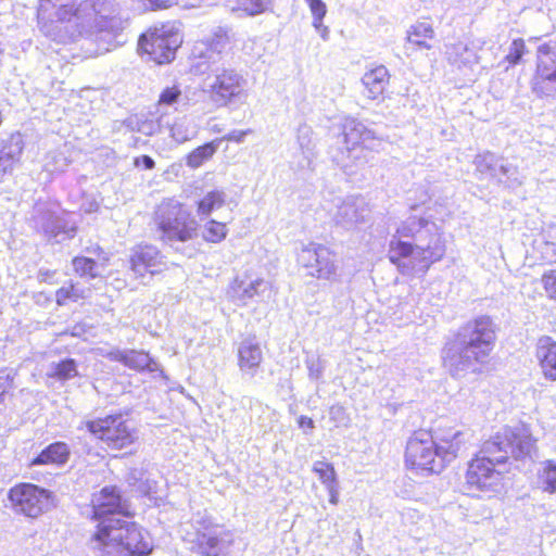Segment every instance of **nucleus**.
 I'll list each match as a JSON object with an SVG mask.
<instances>
[{
    "label": "nucleus",
    "mask_w": 556,
    "mask_h": 556,
    "mask_svg": "<svg viewBox=\"0 0 556 556\" xmlns=\"http://www.w3.org/2000/svg\"><path fill=\"white\" fill-rule=\"evenodd\" d=\"M344 142L349 150H354L374 138L371 131L359 123H351L344 127Z\"/></svg>",
    "instance_id": "30"
},
{
    "label": "nucleus",
    "mask_w": 556,
    "mask_h": 556,
    "mask_svg": "<svg viewBox=\"0 0 556 556\" xmlns=\"http://www.w3.org/2000/svg\"><path fill=\"white\" fill-rule=\"evenodd\" d=\"M114 359L136 371H155L157 369V363L143 351L121 352L114 356Z\"/></svg>",
    "instance_id": "24"
},
{
    "label": "nucleus",
    "mask_w": 556,
    "mask_h": 556,
    "mask_svg": "<svg viewBox=\"0 0 556 556\" xmlns=\"http://www.w3.org/2000/svg\"><path fill=\"white\" fill-rule=\"evenodd\" d=\"M113 10L109 0H83L65 3L55 10V22L68 38L75 40L89 33L113 29Z\"/></svg>",
    "instance_id": "3"
},
{
    "label": "nucleus",
    "mask_w": 556,
    "mask_h": 556,
    "mask_svg": "<svg viewBox=\"0 0 556 556\" xmlns=\"http://www.w3.org/2000/svg\"><path fill=\"white\" fill-rule=\"evenodd\" d=\"M247 132L248 131H244V130L231 131V132L225 135L223 138H219V139H220V141L226 140V141L240 142V141H242V139L244 138Z\"/></svg>",
    "instance_id": "47"
},
{
    "label": "nucleus",
    "mask_w": 556,
    "mask_h": 556,
    "mask_svg": "<svg viewBox=\"0 0 556 556\" xmlns=\"http://www.w3.org/2000/svg\"><path fill=\"white\" fill-rule=\"evenodd\" d=\"M3 114H2V111L0 110V127L2 126V123H3Z\"/></svg>",
    "instance_id": "49"
},
{
    "label": "nucleus",
    "mask_w": 556,
    "mask_h": 556,
    "mask_svg": "<svg viewBox=\"0 0 556 556\" xmlns=\"http://www.w3.org/2000/svg\"><path fill=\"white\" fill-rule=\"evenodd\" d=\"M184 43V35L175 22H162L140 34L137 51L141 58L159 66L170 64Z\"/></svg>",
    "instance_id": "4"
},
{
    "label": "nucleus",
    "mask_w": 556,
    "mask_h": 556,
    "mask_svg": "<svg viewBox=\"0 0 556 556\" xmlns=\"http://www.w3.org/2000/svg\"><path fill=\"white\" fill-rule=\"evenodd\" d=\"M220 527L211 519L199 520L190 533L191 551L199 556H220L224 549Z\"/></svg>",
    "instance_id": "15"
},
{
    "label": "nucleus",
    "mask_w": 556,
    "mask_h": 556,
    "mask_svg": "<svg viewBox=\"0 0 556 556\" xmlns=\"http://www.w3.org/2000/svg\"><path fill=\"white\" fill-rule=\"evenodd\" d=\"M86 252L94 257L85 255L74 256L72 258L73 270L80 278L96 279L101 276L100 269L109 265L110 256L99 244L87 248Z\"/></svg>",
    "instance_id": "19"
},
{
    "label": "nucleus",
    "mask_w": 556,
    "mask_h": 556,
    "mask_svg": "<svg viewBox=\"0 0 556 556\" xmlns=\"http://www.w3.org/2000/svg\"><path fill=\"white\" fill-rule=\"evenodd\" d=\"M404 462L407 468L419 473L433 475L443 470L434 437L429 430L418 429L412 433L406 443Z\"/></svg>",
    "instance_id": "9"
},
{
    "label": "nucleus",
    "mask_w": 556,
    "mask_h": 556,
    "mask_svg": "<svg viewBox=\"0 0 556 556\" xmlns=\"http://www.w3.org/2000/svg\"><path fill=\"white\" fill-rule=\"evenodd\" d=\"M329 492V503L331 505L339 504V485L338 482L326 486Z\"/></svg>",
    "instance_id": "46"
},
{
    "label": "nucleus",
    "mask_w": 556,
    "mask_h": 556,
    "mask_svg": "<svg viewBox=\"0 0 556 556\" xmlns=\"http://www.w3.org/2000/svg\"><path fill=\"white\" fill-rule=\"evenodd\" d=\"M163 255L161 250L149 243L137 244L129 255V268L135 277L142 278L146 275H159L162 269Z\"/></svg>",
    "instance_id": "17"
},
{
    "label": "nucleus",
    "mask_w": 556,
    "mask_h": 556,
    "mask_svg": "<svg viewBox=\"0 0 556 556\" xmlns=\"http://www.w3.org/2000/svg\"><path fill=\"white\" fill-rule=\"evenodd\" d=\"M267 0H240V8L249 15H257L265 12Z\"/></svg>",
    "instance_id": "40"
},
{
    "label": "nucleus",
    "mask_w": 556,
    "mask_h": 556,
    "mask_svg": "<svg viewBox=\"0 0 556 556\" xmlns=\"http://www.w3.org/2000/svg\"><path fill=\"white\" fill-rule=\"evenodd\" d=\"M539 483L542 490L547 493L556 492V460L547 459L543 463L542 469L538 475Z\"/></svg>",
    "instance_id": "32"
},
{
    "label": "nucleus",
    "mask_w": 556,
    "mask_h": 556,
    "mask_svg": "<svg viewBox=\"0 0 556 556\" xmlns=\"http://www.w3.org/2000/svg\"><path fill=\"white\" fill-rule=\"evenodd\" d=\"M406 42L415 50H430L435 42V33L429 22H417L409 27Z\"/></svg>",
    "instance_id": "23"
},
{
    "label": "nucleus",
    "mask_w": 556,
    "mask_h": 556,
    "mask_svg": "<svg viewBox=\"0 0 556 556\" xmlns=\"http://www.w3.org/2000/svg\"><path fill=\"white\" fill-rule=\"evenodd\" d=\"M312 470L318 476V479L325 486L338 482L337 472L331 463L317 460L314 463Z\"/></svg>",
    "instance_id": "35"
},
{
    "label": "nucleus",
    "mask_w": 556,
    "mask_h": 556,
    "mask_svg": "<svg viewBox=\"0 0 556 556\" xmlns=\"http://www.w3.org/2000/svg\"><path fill=\"white\" fill-rule=\"evenodd\" d=\"M14 387V377L9 372L0 374V404L4 402V396Z\"/></svg>",
    "instance_id": "41"
},
{
    "label": "nucleus",
    "mask_w": 556,
    "mask_h": 556,
    "mask_svg": "<svg viewBox=\"0 0 556 556\" xmlns=\"http://www.w3.org/2000/svg\"><path fill=\"white\" fill-rule=\"evenodd\" d=\"M443 255L444 247L439 242L420 248L394 237L388 248L389 262L402 274L415 271L425 275Z\"/></svg>",
    "instance_id": "7"
},
{
    "label": "nucleus",
    "mask_w": 556,
    "mask_h": 556,
    "mask_svg": "<svg viewBox=\"0 0 556 556\" xmlns=\"http://www.w3.org/2000/svg\"><path fill=\"white\" fill-rule=\"evenodd\" d=\"M263 362V353L257 343H243L238 349V366L243 371L255 372Z\"/></svg>",
    "instance_id": "25"
},
{
    "label": "nucleus",
    "mask_w": 556,
    "mask_h": 556,
    "mask_svg": "<svg viewBox=\"0 0 556 556\" xmlns=\"http://www.w3.org/2000/svg\"><path fill=\"white\" fill-rule=\"evenodd\" d=\"M263 283L262 280L253 281L248 288L240 293L242 299H251L258 293L257 288Z\"/></svg>",
    "instance_id": "44"
},
{
    "label": "nucleus",
    "mask_w": 556,
    "mask_h": 556,
    "mask_svg": "<svg viewBox=\"0 0 556 556\" xmlns=\"http://www.w3.org/2000/svg\"><path fill=\"white\" fill-rule=\"evenodd\" d=\"M462 346L456 353L446 344L442 359L450 375L458 378L463 372L480 374L488 363L496 340V329L489 316H479L466 323L457 334Z\"/></svg>",
    "instance_id": "1"
},
{
    "label": "nucleus",
    "mask_w": 556,
    "mask_h": 556,
    "mask_svg": "<svg viewBox=\"0 0 556 556\" xmlns=\"http://www.w3.org/2000/svg\"><path fill=\"white\" fill-rule=\"evenodd\" d=\"M535 442L536 440L527 429L504 427L486 440V451L520 459L530 455Z\"/></svg>",
    "instance_id": "12"
},
{
    "label": "nucleus",
    "mask_w": 556,
    "mask_h": 556,
    "mask_svg": "<svg viewBox=\"0 0 556 556\" xmlns=\"http://www.w3.org/2000/svg\"><path fill=\"white\" fill-rule=\"evenodd\" d=\"M220 139H214L192 149L186 155V164L190 168H199L208 162L217 152Z\"/></svg>",
    "instance_id": "27"
},
{
    "label": "nucleus",
    "mask_w": 556,
    "mask_h": 556,
    "mask_svg": "<svg viewBox=\"0 0 556 556\" xmlns=\"http://www.w3.org/2000/svg\"><path fill=\"white\" fill-rule=\"evenodd\" d=\"M531 90L539 98L556 97V45L552 42L536 47Z\"/></svg>",
    "instance_id": "11"
},
{
    "label": "nucleus",
    "mask_w": 556,
    "mask_h": 556,
    "mask_svg": "<svg viewBox=\"0 0 556 556\" xmlns=\"http://www.w3.org/2000/svg\"><path fill=\"white\" fill-rule=\"evenodd\" d=\"M535 358L543 377L556 382V340L549 336H542L535 343Z\"/></svg>",
    "instance_id": "21"
},
{
    "label": "nucleus",
    "mask_w": 556,
    "mask_h": 556,
    "mask_svg": "<svg viewBox=\"0 0 556 556\" xmlns=\"http://www.w3.org/2000/svg\"><path fill=\"white\" fill-rule=\"evenodd\" d=\"M529 49L523 38L518 37L511 40L507 53L505 54L503 62L506 64V70L513 68L525 61V56L528 55Z\"/></svg>",
    "instance_id": "31"
},
{
    "label": "nucleus",
    "mask_w": 556,
    "mask_h": 556,
    "mask_svg": "<svg viewBox=\"0 0 556 556\" xmlns=\"http://www.w3.org/2000/svg\"><path fill=\"white\" fill-rule=\"evenodd\" d=\"M305 2L313 15V26L323 34L327 33V27L323 24L327 14L326 3L323 0H305Z\"/></svg>",
    "instance_id": "36"
},
{
    "label": "nucleus",
    "mask_w": 556,
    "mask_h": 556,
    "mask_svg": "<svg viewBox=\"0 0 556 556\" xmlns=\"http://www.w3.org/2000/svg\"><path fill=\"white\" fill-rule=\"evenodd\" d=\"M54 296L58 306H66L71 303L85 300L87 294L78 282L70 280L55 290Z\"/></svg>",
    "instance_id": "28"
},
{
    "label": "nucleus",
    "mask_w": 556,
    "mask_h": 556,
    "mask_svg": "<svg viewBox=\"0 0 556 556\" xmlns=\"http://www.w3.org/2000/svg\"><path fill=\"white\" fill-rule=\"evenodd\" d=\"M84 426L93 439L111 451L128 448L139 440L137 427L122 412L88 419Z\"/></svg>",
    "instance_id": "6"
},
{
    "label": "nucleus",
    "mask_w": 556,
    "mask_h": 556,
    "mask_svg": "<svg viewBox=\"0 0 556 556\" xmlns=\"http://www.w3.org/2000/svg\"><path fill=\"white\" fill-rule=\"evenodd\" d=\"M91 541L101 556H149L154 545L149 532L131 518H111L97 523Z\"/></svg>",
    "instance_id": "2"
},
{
    "label": "nucleus",
    "mask_w": 556,
    "mask_h": 556,
    "mask_svg": "<svg viewBox=\"0 0 556 556\" xmlns=\"http://www.w3.org/2000/svg\"><path fill=\"white\" fill-rule=\"evenodd\" d=\"M242 81L241 75L235 70H223L216 74L207 90L210 101L216 108L228 105L242 94Z\"/></svg>",
    "instance_id": "16"
},
{
    "label": "nucleus",
    "mask_w": 556,
    "mask_h": 556,
    "mask_svg": "<svg viewBox=\"0 0 556 556\" xmlns=\"http://www.w3.org/2000/svg\"><path fill=\"white\" fill-rule=\"evenodd\" d=\"M229 229L226 223L214 218L207 219L201 228V238L208 244L222 243L228 236Z\"/></svg>",
    "instance_id": "29"
},
{
    "label": "nucleus",
    "mask_w": 556,
    "mask_h": 556,
    "mask_svg": "<svg viewBox=\"0 0 556 556\" xmlns=\"http://www.w3.org/2000/svg\"><path fill=\"white\" fill-rule=\"evenodd\" d=\"M181 96V90L177 85L166 87L160 93L159 105H172L178 101Z\"/></svg>",
    "instance_id": "38"
},
{
    "label": "nucleus",
    "mask_w": 556,
    "mask_h": 556,
    "mask_svg": "<svg viewBox=\"0 0 556 556\" xmlns=\"http://www.w3.org/2000/svg\"><path fill=\"white\" fill-rule=\"evenodd\" d=\"M334 256V252L325 245H311L301 251L298 262L309 277L318 280L334 281L337 278Z\"/></svg>",
    "instance_id": "14"
},
{
    "label": "nucleus",
    "mask_w": 556,
    "mask_h": 556,
    "mask_svg": "<svg viewBox=\"0 0 556 556\" xmlns=\"http://www.w3.org/2000/svg\"><path fill=\"white\" fill-rule=\"evenodd\" d=\"M440 433L434 438L435 451L443 462V469L451 462L455 460L468 448V437L463 430L453 427H443L439 429Z\"/></svg>",
    "instance_id": "18"
},
{
    "label": "nucleus",
    "mask_w": 556,
    "mask_h": 556,
    "mask_svg": "<svg viewBox=\"0 0 556 556\" xmlns=\"http://www.w3.org/2000/svg\"><path fill=\"white\" fill-rule=\"evenodd\" d=\"M507 462V455L488 453L485 441L481 451L468 462L465 472L467 489L483 493L496 492L504 480V472L498 467Z\"/></svg>",
    "instance_id": "8"
},
{
    "label": "nucleus",
    "mask_w": 556,
    "mask_h": 556,
    "mask_svg": "<svg viewBox=\"0 0 556 556\" xmlns=\"http://www.w3.org/2000/svg\"><path fill=\"white\" fill-rule=\"evenodd\" d=\"M429 222L425 217L412 216L396 229V236L414 238L416 233L420 229L426 228Z\"/></svg>",
    "instance_id": "34"
},
{
    "label": "nucleus",
    "mask_w": 556,
    "mask_h": 556,
    "mask_svg": "<svg viewBox=\"0 0 556 556\" xmlns=\"http://www.w3.org/2000/svg\"><path fill=\"white\" fill-rule=\"evenodd\" d=\"M13 156L9 153H0V175H4L11 169Z\"/></svg>",
    "instance_id": "45"
},
{
    "label": "nucleus",
    "mask_w": 556,
    "mask_h": 556,
    "mask_svg": "<svg viewBox=\"0 0 556 556\" xmlns=\"http://www.w3.org/2000/svg\"><path fill=\"white\" fill-rule=\"evenodd\" d=\"M90 507V519L98 523L113 518L112 516H122L124 518H132L135 516V513L130 510L127 501L123 497L121 490L116 485H105L99 492L93 493Z\"/></svg>",
    "instance_id": "13"
},
{
    "label": "nucleus",
    "mask_w": 556,
    "mask_h": 556,
    "mask_svg": "<svg viewBox=\"0 0 556 556\" xmlns=\"http://www.w3.org/2000/svg\"><path fill=\"white\" fill-rule=\"evenodd\" d=\"M189 217L190 213L185 208L184 203L174 198L162 200L152 217L153 229L159 235V240L163 243L192 240L197 228Z\"/></svg>",
    "instance_id": "5"
},
{
    "label": "nucleus",
    "mask_w": 556,
    "mask_h": 556,
    "mask_svg": "<svg viewBox=\"0 0 556 556\" xmlns=\"http://www.w3.org/2000/svg\"><path fill=\"white\" fill-rule=\"evenodd\" d=\"M541 282L549 299L556 300V269H548L542 274Z\"/></svg>",
    "instance_id": "39"
},
{
    "label": "nucleus",
    "mask_w": 556,
    "mask_h": 556,
    "mask_svg": "<svg viewBox=\"0 0 556 556\" xmlns=\"http://www.w3.org/2000/svg\"><path fill=\"white\" fill-rule=\"evenodd\" d=\"M71 456V448L63 441L52 442L41 450L29 463L30 466H63Z\"/></svg>",
    "instance_id": "22"
},
{
    "label": "nucleus",
    "mask_w": 556,
    "mask_h": 556,
    "mask_svg": "<svg viewBox=\"0 0 556 556\" xmlns=\"http://www.w3.org/2000/svg\"><path fill=\"white\" fill-rule=\"evenodd\" d=\"M147 9L152 11L165 10L178 3V0H139Z\"/></svg>",
    "instance_id": "42"
},
{
    "label": "nucleus",
    "mask_w": 556,
    "mask_h": 556,
    "mask_svg": "<svg viewBox=\"0 0 556 556\" xmlns=\"http://www.w3.org/2000/svg\"><path fill=\"white\" fill-rule=\"evenodd\" d=\"M299 422V426L301 428H308V429H313L314 428V421L311 417H307V416H301L298 420Z\"/></svg>",
    "instance_id": "48"
},
{
    "label": "nucleus",
    "mask_w": 556,
    "mask_h": 556,
    "mask_svg": "<svg viewBox=\"0 0 556 556\" xmlns=\"http://www.w3.org/2000/svg\"><path fill=\"white\" fill-rule=\"evenodd\" d=\"M230 43V37L226 29L219 28L207 40V48L222 52Z\"/></svg>",
    "instance_id": "37"
},
{
    "label": "nucleus",
    "mask_w": 556,
    "mask_h": 556,
    "mask_svg": "<svg viewBox=\"0 0 556 556\" xmlns=\"http://www.w3.org/2000/svg\"><path fill=\"white\" fill-rule=\"evenodd\" d=\"M8 500L16 514L36 519L50 508L53 493L31 482H18L9 489Z\"/></svg>",
    "instance_id": "10"
},
{
    "label": "nucleus",
    "mask_w": 556,
    "mask_h": 556,
    "mask_svg": "<svg viewBox=\"0 0 556 556\" xmlns=\"http://www.w3.org/2000/svg\"><path fill=\"white\" fill-rule=\"evenodd\" d=\"M391 74L380 64L366 71L362 77L364 96L371 101H382L390 85Z\"/></svg>",
    "instance_id": "20"
},
{
    "label": "nucleus",
    "mask_w": 556,
    "mask_h": 556,
    "mask_svg": "<svg viewBox=\"0 0 556 556\" xmlns=\"http://www.w3.org/2000/svg\"><path fill=\"white\" fill-rule=\"evenodd\" d=\"M136 167L142 166L144 169H153L155 166L154 160L149 155H141L134 159Z\"/></svg>",
    "instance_id": "43"
},
{
    "label": "nucleus",
    "mask_w": 556,
    "mask_h": 556,
    "mask_svg": "<svg viewBox=\"0 0 556 556\" xmlns=\"http://www.w3.org/2000/svg\"><path fill=\"white\" fill-rule=\"evenodd\" d=\"M227 203L226 193L222 189L207 191L195 202V210L199 216L208 217L214 212L223 208Z\"/></svg>",
    "instance_id": "26"
},
{
    "label": "nucleus",
    "mask_w": 556,
    "mask_h": 556,
    "mask_svg": "<svg viewBox=\"0 0 556 556\" xmlns=\"http://www.w3.org/2000/svg\"><path fill=\"white\" fill-rule=\"evenodd\" d=\"M48 376L58 381H66L78 376L77 363L73 358H65L54 364Z\"/></svg>",
    "instance_id": "33"
}]
</instances>
